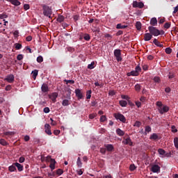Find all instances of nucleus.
I'll return each mask as SVG.
<instances>
[{
  "label": "nucleus",
  "instance_id": "obj_1",
  "mask_svg": "<svg viewBox=\"0 0 178 178\" xmlns=\"http://www.w3.org/2000/svg\"><path fill=\"white\" fill-rule=\"evenodd\" d=\"M140 73H141V67H140V65H138L136 67H135V70L131 71L130 72H128L127 74V76H128V77H130V76H140Z\"/></svg>",
  "mask_w": 178,
  "mask_h": 178
},
{
  "label": "nucleus",
  "instance_id": "obj_2",
  "mask_svg": "<svg viewBox=\"0 0 178 178\" xmlns=\"http://www.w3.org/2000/svg\"><path fill=\"white\" fill-rule=\"evenodd\" d=\"M148 30L152 35H154V37H158V35H161V31L156 29V28L150 26L148 27Z\"/></svg>",
  "mask_w": 178,
  "mask_h": 178
},
{
  "label": "nucleus",
  "instance_id": "obj_3",
  "mask_svg": "<svg viewBox=\"0 0 178 178\" xmlns=\"http://www.w3.org/2000/svg\"><path fill=\"white\" fill-rule=\"evenodd\" d=\"M114 118L116 119V120H120V122H122V123H126V117L120 113H114L113 115Z\"/></svg>",
  "mask_w": 178,
  "mask_h": 178
},
{
  "label": "nucleus",
  "instance_id": "obj_4",
  "mask_svg": "<svg viewBox=\"0 0 178 178\" xmlns=\"http://www.w3.org/2000/svg\"><path fill=\"white\" fill-rule=\"evenodd\" d=\"M46 162H50L49 168L51 169V170H54L55 164L56 163L55 159H51V156H47L46 158Z\"/></svg>",
  "mask_w": 178,
  "mask_h": 178
},
{
  "label": "nucleus",
  "instance_id": "obj_5",
  "mask_svg": "<svg viewBox=\"0 0 178 178\" xmlns=\"http://www.w3.org/2000/svg\"><path fill=\"white\" fill-rule=\"evenodd\" d=\"M43 15L47 17H51V15H52V10L49 6H43Z\"/></svg>",
  "mask_w": 178,
  "mask_h": 178
},
{
  "label": "nucleus",
  "instance_id": "obj_6",
  "mask_svg": "<svg viewBox=\"0 0 178 178\" xmlns=\"http://www.w3.org/2000/svg\"><path fill=\"white\" fill-rule=\"evenodd\" d=\"M114 56L116 58L118 62H121L122 60V50L115 49L114 50Z\"/></svg>",
  "mask_w": 178,
  "mask_h": 178
},
{
  "label": "nucleus",
  "instance_id": "obj_7",
  "mask_svg": "<svg viewBox=\"0 0 178 178\" xmlns=\"http://www.w3.org/2000/svg\"><path fill=\"white\" fill-rule=\"evenodd\" d=\"M158 111L161 115L169 112V106L163 105L161 107L158 108Z\"/></svg>",
  "mask_w": 178,
  "mask_h": 178
},
{
  "label": "nucleus",
  "instance_id": "obj_8",
  "mask_svg": "<svg viewBox=\"0 0 178 178\" xmlns=\"http://www.w3.org/2000/svg\"><path fill=\"white\" fill-rule=\"evenodd\" d=\"M122 144L124 145H129L130 147H133V141H131V139L130 138V137L124 138V140L122 141Z\"/></svg>",
  "mask_w": 178,
  "mask_h": 178
},
{
  "label": "nucleus",
  "instance_id": "obj_9",
  "mask_svg": "<svg viewBox=\"0 0 178 178\" xmlns=\"http://www.w3.org/2000/svg\"><path fill=\"white\" fill-rule=\"evenodd\" d=\"M133 8H139V9H143V8H144V3L143 2L134 1L133 2Z\"/></svg>",
  "mask_w": 178,
  "mask_h": 178
},
{
  "label": "nucleus",
  "instance_id": "obj_10",
  "mask_svg": "<svg viewBox=\"0 0 178 178\" xmlns=\"http://www.w3.org/2000/svg\"><path fill=\"white\" fill-rule=\"evenodd\" d=\"M5 81H8V83H13L15 81V75L13 74H9L8 75L5 79Z\"/></svg>",
  "mask_w": 178,
  "mask_h": 178
},
{
  "label": "nucleus",
  "instance_id": "obj_11",
  "mask_svg": "<svg viewBox=\"0 0 178 178\" xmlns=\"http://www.w3.org/2000/svg\"><path fill=\"white\" fill-rule=\"evenodd\" d=\"M75 94L78 99H83V93L81 92V90L76 88L75 90Z\"/></svg>",
  "mask_w": 178,
  "mask_h": 178
},
{
  "label": "nucleus",
  "instance_id": "obj_12",
  "mask_svg": "<svg viewBox=\"0 0 178 178\" xmlns=\"http://www.w3.org/2000/svg\"><path fill=\"white\" fill-rule=\"evenodd\" d=\"M45 133L48 134V136H51L52 132L51 131V125L49 124H45L44 125Z\"/></svg>",
  "mask_w": 178,
  "mask_h": 178
},
{
  "label": "nucleus",
  "instance_id": "obj_13",
  "mask_svg": "<svg viewBox=\"0 0 178 178\" xmlns=\"http://www.w3.org/2000/svg\"><path fill=\"white\" fill-rule=\"evenodd\" d=\"M7 2H10L12 5H14V6H20L22 5V3L19 1V0H6Z\"/></svg>",
  "mask_w": 178,
  "mask_h": 178
},
{
  "label": "nucleus",
  "instance_id": "obj_14",
  "mask_svg": "<svg viewBox=\"0 0 178 178\" xmlns=\"http://www.w3.org/2000/svg\"><path fill=\"white\" fill-rule=\"evenodd\" d=\"M104 147L108 152H112V151L115 149L113 145H111V144L104 145Z\"/></svg>",
  "mask_w": 178,
  "mask_h": 178
},
{
  "label": "nucleus",
  "instance_id": "obj_15",
  "mask_svg": "<svg viewBox=\"0 0 178 178\" xmlns=\"http://www.w3.org/2000/svg\"><path fill=\"white\" fill-rule=\"evenodd\" d=\"M41 90H42V92H48V91H49L48 85L47 83H43L42 85Z\"/></svg>",
  "mask_w": 178,
  "mask_h": 178
},
{
  "label": "nucleus",
  "instance_id": "obj_16",
  "mask_svg": "<svg viewBox=\"0 0 178 178\" xmlns=\"http://www.w3.org/2000/svg\"><path fill=\"white\" fill-rule=\"evenodd\" d=\"M149 140H154V141H158L159 140V136H158V134H152L149 136Z\"/></svg>",
  "mask_w": 178,
  "mask_h": 178
},
{
  "label": "nucleus",
  "instance_id": "obj_17",
  "mask_svg": "<svg viewBox=\"0 0 178 178\" xmlns=\"http://www.w3.org/2000/svg\"><path fill=\"white\" fill-rule=\"evenodd\" d=\"M159 170H161V168L158 165H154L152 167V172H153V173H157Z\"/></svg>",
  "mask_w": 178,
  "mask_h": 178
},
{
  "label": "nucleus",
  "instance_id": "obj_18",
  "mask_svg": "<svg viewBox=\"0 0 178 178\" xmlns=\"http://www.w3.org/2000/svg\"><path fill=\"white\" fill-rule=\"evenodd\" d=\"M152 38V35L151 34L150 32L145 34V36H144L145 41H149L151 40Z\"/></svg>",
  "mask_w": 178,
  "mask_h": 178
},
{
  "label": "nucleus",
  "instance_id": "obj_19",
  "mask_svg": "<svg viewBox=\"0 0 178 178\" xmlns=\"http://www.w3.org/2000/svg\"><path fill=\"white\" fill-rule=\"evenodd\" d=\"M115 131L117 135L120 137H122V136H124V131L120 129V128H118Z\"/></svg>",
  "mask_w": 178,
  "mask_h": 178
},
{
  "label": "nucleus",
  "instance_id": "obj_20",
  "mask_svg": "<svg viewBox=\"0 0 178 178\" xmlns=\"http://www.w3.org/2000/svg\"><path fill=\"white\" fill-rule=\"evenodd\" d=\"M153 44L156 45V47H159V48H163V44H161V42L158 41L156 38L154 39Z\"/></svg>",
  "mask_w": 178,
  "mask_h": 178
},
{
  "label": "nucleus",
  "instance_id": "obj_21",
  "mask_svg": "<svg viewBox=\"0 0 178 178\" xmlns=\"http://www.w3.org/2000/svg\"><path fill=\"white\" fill-rule=\"evenodd\" d=\"M150 24L152 26H156L158 24V19H156V17H153L150 19Z\"/></svg>",
  "mask_w": 178,
  "mask_h": 178
},
{
  "label": "nucleus",
  "instance_id": "obj_22",
  "mask_svg": "<svg viewBox=\"0 0 178 178\" xmlns=\"http://www.w3.org/2000/svg\"><path fill=\"white\" fill-rule=\"evenodd\" d=\"M158 152L159 155H161V158H165V154H166V151L163 149H159Z\"/></svg>",
  "mask_w": 178,
  "mask_h": 178
},
{
  "label": "nucleus",
  "instance_id": "obj_23",
  "mask_svg": "<svg viewBox=\"0 0 178 178\" xmlns=\"http://www.w3.org/2000/svg\"><path fill=\"white\" fill-rule=\"evenodd\" d=\"M8 170L9 172H16L17 169H16V165H15V163H13L12 165H10L8 167Z\"/></svg>",
  "mask_w": 178,
  "mask_h": 178
},
{
  "label": "nucleus",
  "instance_id": "obj_24",
  "mask_svg": "<svg viewBox=\"0 0 178 178\" xmlns=\"http://www.w3.org/2000/svg\"><path fill=\"white\" fill-rule=\"evenodd\" d=\"M15 168H17L19 172H22L23 170V165L19 163H15Z\"/></svg>",
  "mask_w": 178,
  "mask_h": 178
},
{
  "label": "nucleus",
  "instance_id": "obj_25",
  "mask_svg": "<svg viewBox=\"0 0 178 178\" xmlns=\"http://www.w3.org/2000/svg\"><path fill=\"white\" fill-rule=\"evenodd\" d=\"M152 131V129L149 126H146L145 128V136H147V133H151Z\"/></svg>",
  "mask_w": 178,
  "mask_h": 178
},
{
  "label": "nucleus",
  "instance_id": "obj_26",
  "mask_svg": "<svg viewBox=\"0 0 178 178\" xmlns=\"http://www.w3.org/2000/svg\"><path fill=\"white\" fill-rule=\"evenodd\" d=\"M119 104L122 108L127 106V102L126 100H120Z\"/></svg>",
  "mask_w": 178,
  "mask_h": 178
},
{
  "label": "nucleus",
  "instance_id": "obj_27",
  "mask_svg": "<svg viewBox=\"0 0 178 178\" xmlns=\"http://www.w3.org/2000/svg\"><path fill=\"white\" fill-rule=\"evenodd\" d=\"M51 99L53 101V102H55L56 101V98H58V93L54 92L51 96Z\"/></svg>",
  "mask_w": 178,
  "mask_h": 178
},
{
  "label": "nucleus",
  "instance_id": "obj_28",
  "mask_svg": "<svg viewBox=\"0 0 178 178\" xmlns=\"http://www.w3.org/2000/svg\"><path fill=\"white\" fill-rule=\"evenodd\" d=\"M32 76H33V79L35 80V79H37V76H38V70H35L32 71Z\"/></svg>",
  "mask_w": 178,
  "mask_h": 178
},
{
  "label": "nucleus",
  "instance_id": "obj_29",
  "mask_svg": "<svg viewBox=\"0 0 178 178\" xmlns=\"http://www.w3.org/2000/svg\"><path fill=\"white\" fill-rule=\"evenodd\" d=\"M0 144L3 147H6V145H9V143H8V142H6L5 139H0Z\"/></svg>",
  "mask_w": 178,
  "mask_h": 178
},
{
  "label": "nucleus",
  "instance_id": "obj_30",
  "mask_svg": "<svg viewBox=\"0 0 178 178\" xmlns=\"http://www.w3.org/2000/svg\"><path fill=\"white\" fill-rule=\"evenodd\" d=\"M56 20L58 22V23H62V22L65 20V17H63V15H59Z\"/></svg>",
  "mask_w": 178,
  "mask_h": 178
},
{
  "label": "nucleus",
  "instance_id": "obj_31",
  "mask_svg": "<svg viewBox=\"0 0 178 178\" xmlns=\"http://www.w3.org/2000/svg\"><path fill=\"white\" fill-rule=\"evenodd\" d=\"M83 39L85 41H90V40H91V37L90 36V34L85 33L83 34Z\"/></svg>",
  "mask_w": 178,
  "mask_h": 178
},
{
  "label": "nucleus",
  "instance_id": "obj_32",
  "mask_svg": "<svg viewBox=\"0 0 178 178\" xmlns=\"http://www.w3.org/2000/svg\"><path fill=\"white\" fill-rule=\"evenodd\" d=\"M63 106H67L70 105V102L68 99H64L62 102Z\"/></svg>",
  "mask_w": 178,
  "mask_h": 178
},
{
  "label": "nucleus",
  "instance_id": "obj_33",
  "mask_svg": "<svg viewBox=\"0 0 178 178\" xmlns=\"http://www.w3.org/2000/svg\"><path fill=\"white\" fill-rule=\"evenodd\" d=\"M141 22H136V30H138V31H140V30H141Z\"/></svg>",
  "mask_w": 178,
  "mask_h": 178
},
{
  "label": "nucleus",
  "instance_id": "obj_34",
  "mask_svg": "<svg viewBox=\"0 0 178 178\" xmlns=\"http://www.w3.org/2000/svg\"><path fill=\"white\" fill-rule=\"evenodd\" d=\"M92 91L91 90H89L86 92V99H91V94Z\"/></svg>",
  "mask_w": 178,
  "mask_h": 178
},
{
  "label": "nucleus",
  "instance_id": "obj_35",
  "mask_svg": "<svg viewBox=\"0 0 178 178\" xmlns=\"http://www.w3.org/2000/svg\"><path fill=\"white\" fill-rule=\"evenodd\" d=\"M116 29H127V25H122V24H118L116 26Z\"/></svg>",
  "mask_w": 178,
  "mask_h": 178
},
{
  "label": "nucleus",
  "instance_id": "obj_36",
  "mask_svg": "<svg viewBox=\"0 0 178 178\" xmlns=\"http://www.w3.org/2000/svg\"><path fill=\"white\" fill-rule=\"evenodd\" d=\"M95 62L92 61L90 64L88 65V69H90V70L94 69L95 67Z\"/></svg>",
  "mask_w": 178,
  "mask_h": 178
},
{
  "label": "nucleus",
  "instance_id": "obj_37",
  "mask_svg": "<svg viewBox=\"0 0 178 178\" xmlns=\"http://www.w3.org/2000/svg\"><path fill=\"white\" fill-rule=\"evenodd\" d=\"M37 62L38 63H42V62H44V58H42V56H39L37 58Z\"/></svg>",
  "mask_w": 178,
  "mask_h": 178
},
{
  "label": "nucleus",
  "instance_id": "obj_38",
  "mask_svg": "<svg viewBox=\"0 0 178 178\" xmlns=\"http://www.w3.org/2000/svg\"><path fill=\"white\" fill-rule=\"evenodd\" d=\"M135 90L136 91H137L138 92H140V90H141V86L138 83H137L136 86H135Z\"/></svg>",
  "mask_w": 178,
  "mask_h": 178
},
{
  "label": "nucleus",
  "instance_id": "obj_39",
  "mask_svg": "<svg viewBox=\"0 0 178 178\" xmlns=\"http://www.w3.org/2000/svg\"><path fill=\"white\" fill-rule=\"evenodd\" d=\"M15 132L14 131H6L3 133L4 136H14Z\"/></svg>",
  "mask_w": 178,
  "mask_h": 178
},
{
  "label": "nucleus",
  "instance_id": "obj_40",
  "mask_svg": "<svg viewBox=\"0 0 178 178\" xmlns=\"http://www.w3.org/2000/svg\"><path fill=\"white\" fill-rule=\"evenodd\" d=\"M14 45H15V49H22V44L15 43Z\"/></svg>",
  "mask_w": 178,
  "mask_h": 178
},
{
  "label": "nucleus",
  "instance_id": "obj_41",
  "mask_svg": "<svg viewBox=\"0 0 178 178\" xmlns=\"http://www.w3.org/2000/svg\"><path fill=\"white\" fill-rule=\"evenodd\" d=\"M56 175L58 176H60L61 175H63V170L59 168L56 170Z\"/></svg>",
  "mask_w": 178,
  "mask_h": 178
},
{
  "label": "nucleus",
  "instance_id": "obj_42",
  "mask_svg": "<svg viewBox=\"0 0 178 178\" xmlns=\"http://www.w3.org/2000/svg\"><path fill=\"white\" fill-rule=\"evenodd\" d=\"M97 116H98V115L97 113H91L89 115V119H94L95 118H97Z\"/></svg>",
  "mask_w": 178,
  "mask_h": 178
},
{
  "label": "nucleus",
  "instance_id": "obj_43",
  "mask_svg": "<svg viewBox=\"0 0 178 178\" xmlns=\"http://www.w3.org/2000/svg\"><path fill=\"white\" fill-rule=\"evenodd\" d=\"M174 144L175 147H177V149H178V138H174Z\"/></svg>",
  "mask_w": 178,
  "mask_h": 178
},
{
  "label": "nucleus",
  "instance_id": "obj_44",
  "mask_svg": "<svg viewBox=\"0 0 178 178\" xmlns=\"http://www.w3.org/2000/svg\"><path fill=\"white\" fill-rule=\"evenodd\" d=\"M141 124H142L141 122H140V121H136V122H135V124H134V126L135 127H140L141 126Z\"/></svg>",
  "mask_w": 178,
  "mask_h": 178
},
{
  "label": "nucleus",
  "instance_id": "obj_45",
  "mask_svg": "<svg viewBox=\"0 0 178 178\" xmlns=\"http://www.w3.org/2000/svg\"><path fill=\"white\" fill-rule=\"evenodd\" d=\"M106 120V116H105V115H102L101 117H100V122H102V123H104V122H105Z\"/></svg>",
  "mask_w": 178,
  "mask_h": 178
},
{
  "label": "nucleus",
  "instance_id": "obj_46",
  "mask_svg": "<svg viewBox=\"0 0 178 178\" xmlns=\"http://www.w3.org/2000/svg\"><path fill=\"white\" fill-rule=\"evenodd\" d=\"M81 159H80V157H78L77 159V165L79 166V168H81Z\"/></svg>",
  "mask_w": 178,
  "mask_h": 178
},
{
  "label": "nucleus",
  "instance_id": "obj_47",
  "mask_svg": "<svg viewBox=\"0 0 178 178\" xmlns=\"http://www.w3.org/2000/svg\"><path fill=\"white\" fill-rule=\"evenodd\" d=\"M170 25H171L170 22H166L164 24V29H170Z\"/></svg>",
  "mask_w": 178,
  "mask_h": 178
},
{
  "label": "nucleus",
  "instance_id": "obj_48",
  "mask_svg": "<svg viewBox=\"0 0 178 178\" xmlns=\"http://www.w3.org/2000/svg\"><path fill=\"white\" fill-rule=\"evenodd\" d=\"M165 54H168V55L172 54V49L170 47L165 48Z\"/></svg>",
  "mask_w": 178,
  "mask_h": 178
},
{
  "label": "nucleus",
  "instance_id": "obj_49",
  "mask_svg": "<svg viewBox=\"0 0 178 178\" xmlns=\"http://www.w3.org/2000/svg\"><path fill=\"white\" fill-rule=\"evenodd\" d=\"M66 84H74V80H65Z\"/></svg>",
  "mask_w": 178,
  "mask_h": 178
},
{
  "label": "nucleus",
  "instance_id": "obj_50",
  "mask_svg": "<svg viewBox=\"0 0 178 178\" xmlns=\"http://www.w3.org/2000/svg\"><path fill=\"white\" fill-rule=\"evenodd\" d=\"M121 98L122 99H127V101H129V99H130V97H129V96L124 95H122Z\"/></svg>",
  "mask_w": 178,
  "mask_h": 178
},
{
  "label": "nucleus",
  "instance_id": "obj_51",
  "mask_svg": "<svg viewBox=\"0 0 178 178\" xmlns=\"http://www.w3.org/2000/svg\"><path fill=\"white\" fill-rule=\"evenodd\" d=\"M129 170L133 172V170H136V165L134 164H131L130 166H129Z\"/></svg>",
  "mask_w": 178,
  "mask_h": 178
},
{
  "label": "nucleus",
  "instance_id": "obj_52",
  "mask_svg": "<svg viewBox=\"0 0 178 178\" xmlns=\"http://www.w3.org/2000/svg\"><path fill=\"white\" fill-rule=\"evenodd\" d=\"M100 152L101 154H106V148H104V147L100 148Z\"/></svg>",
  "mask_w": 178,
  "mask_h": 178
},
{
  "label": "nucleus",
  "instance_id": "obj_53",
  "mask_svg": "<svg viewBox=\"0 0 178 178\" xmlns=\"http://www.w3.org/2000/svg\"><path fill=\"white\" fill-rule=\"evenodd\" d=\"M154 83H159L161 81V79L158 76H155L154 78Z\"/></svg>",
  "mask_w": 178,
  "mask_h": 178
},
{
  "label": "nucleus",
  "instance_id": "obj_54",
  "mask_svg": "<svg viewBox=\"0 0 178 178\" xmlns=\"http://www.w3.org/2000/svg\"><path fill=\"white\" fill-rule=\"evenodd\" d=\"M104 37L106 38H107L108 40H112V35H111V34H109V33H106Z\"/></svg>",
  "mask_w": 178,
  "mask_h": 178
},
{
  "label": "nucleus",
  "instance_id": "obj_55",
  "mask_svg": "<svg viewBox=\"0 0 178 178\" xmlns=\"http://www.w3.org/2000/svg\"><path fill=\"white\" fill-rule=\"evenodd\" d=\"M54 134L55 136H59V134H60V130H58V129H56L54 131Z\"/></svg>",
  "mask_w": 178,
  "mask_h": 178
},
{
  "label": "nucleus",
  "instance_id": "obj_56",
  "mask_svg": "<svg viewBox=\"0 0 178 178\" xmlns=\"http://www.w3.org/2000/svg\"><path fill=\"white\" fill-rule=\"evenodd\" d=\"M8 18V15L6 14H0V19H6Z\"/></svg>",
  "mask_w": 178,
  "mask_h": 178
},
{
  "label": "nucleus",
  "instance_id": "obj_57",
  "mask_svg": "<svg viewBox=\"0 0 178 178\" xmlns=\"http://www.w3.org/2000/svg\"><path fill=\"white\" fill-rule=\"evenodd\" d=\"M172 133H177V129H176V127L175 125L171 127Z\"/></svg>",
  "mask_w": 178,
  "mask_h": 178
},
{
  "label": "nucleus",
  "instance_id": "obj_58",
  "mask_svg": "<svg viewBox=\"0 0 178 178\" xmlns=\"http://www.w3.org/2000/svg\"><path fill=\"white\" fill-rule=\"evenodd\" d=\"M24 10H29V9H30V5L24 4Z\"/></svg>",
  "mask_w": 178,
  "mask_h": 178
},
{
  "label": "nucleus",
  "instance_id": "obj_59",
  "mask_svg": "<svg viewBox=\"0 0 178 178\" xmlns=\"http://www.w3.org/2000/svg\"><path fill=\"white\" fill-rule=\"evenodd\" d=\"M24 161H26V159H24V157H23V156H21V157L19 159V163H23V162H24Z\"/></svg>",
  "mask_w": 178,
  "mask_h": 178
},
{
  "label": "nucleus",
  "instance_id": "obj_60",
  "mask_svg": "<svg viewBox=\"0 0 178 178\" xmlns=\"http://www.w3.org/2000/svg\"><path fill=\"white\" fill-rule=\"evenodd\" d=\"M43 112H44V113H49L50 112V110L48 107H45L44 109H43Z\"/></svg>",
  "mask_w": 178,
  "mask_h": 178
},
{
  "label": "nucleus",
  "instance_id": "obj_61",
  "mask_svg": "<svg viewBox=\"0 0 178 178\" xmlns=\"http://www.w3.org/2000/svg\"><path fill=\"white\" fill-rule=\"evenodd\" d=\"M156 106H158V108H161L163 106V104H162V102H157Z\"/></svg>",
  "mask_w": 178,
  "mask_h": 178
},
{
  "label": "nucleus",
  "instance_id": "obj_62",
  "mask_svg": "<svg viewBox=\"0 0 178 178\" xmlns=\"http://www.w3.org/2000/svg\"><path fill=\"white\" fill-rule=\"evenodd\" d=\"M50 120L51 122V126H56V121L54 120V119L50 118Z\"/></svg>",
  "mask_w": 178,
  "mask_h": 178
},
{
  "label": "nucleus",
  "instance_id": "obj_63",
  "mask_svg": "<svg viewBox=\"0 0 178 178\" xmlns=\"http://www.w3.org/2000/svg\"><path fill=\"white\" fill-rule=\"evenodd\" d=\"M17 60H22L23 59V56L22 54H19L17 56Z\"/></svg>",
  "mask_w": 178,
  "mask_h": 178
},
{
  "label": "nucleus",
  "instance_id": "obj_64",
  "mask_svg": "<svg viewBox=\"0 0 178 178\" xmlns=\"http://www.w3.org/2000/svg\"><path fill=\"white\" fill-rule=\"evenodd\" d=\"M97 104H98V102H97V101H92L91 102V106H95V105H97Z\"/></svg>",
  "mask_w": 178,
  "mask_h": 178
}]
</instances>
